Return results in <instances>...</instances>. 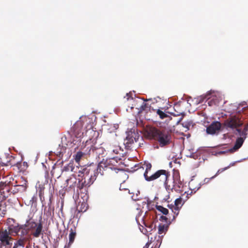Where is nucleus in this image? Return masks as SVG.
I'll return each instance as SVG.
<instances>
[{
  "instance_id": "f257e3e1",
  "label": "nucleus",
  "mask_w": 248,
  "mask_h": 248,
  "mask_svg": "<svg viewBox=\"0 0 248 248\" xmlns=\"http://www.w3.org/2000/svg\"><path fill=\"white\" fill-rule=\"evenodd\" d=\"M22 227L23 228L20 235L26 236L30 239L31 235L35 238L39 237L43 231L41 221L38 222L31 214L26 219L25 223L22 224Z\"/></svg>"
},
{
  "instance_id": "f03ea898",
  "label": "nucleus",
  "mask_w": 248,
  "mask_h": 248,
  "mask_svg": "<svg viewBox=\"0 0 248 248\" xmlns=\"http://www.w3.org/2000/svg\"><path fill=\"white\" fill-rule=\"evenodd\" d=\"M225 125L227 128H230L235 129L234 134L239 136H244L247 138L248 131V124L246 125L243 130L239 128L243 125L242 121L235 116L229 118L225 121Z\"/></svg>"
},
{
  "instance_id": "7ed1b4c3",
  "label": "nucleus",
  "mask_w": 248,
  "mask_h": 248,
  "mask_svg": "<svg viewBox=\"0 0 248 248\" xmlns=\"http://www.w3.org/2000/svg\"><path fill=\"white\" fill-rule=\"evenodd\" d=\"M148 134L156 140L161 147L167 145L171 142V136L168 132L153 127L149 130Z\"/></svg>"
},
{
  "instance_id": "20e7f679",
  "label": "nucleus",
  "mask_w": 248,
  "mask_h": 248,
  "mask_svg": "<svg viewBox=\"0 0 248 248\" xmlns=\"http://www.w3.org/2000/svg\"><path fill=\"white\" fill-rule=\"evenodd\" d=\"M152 165L151 163H147L146 165V170L144 173V177L146 181H151L155 180L160 177H163L164 178H166L165 175L166 170H160L156 171L154 174L151 175L150 176H148L147 175L148 170H150L151 169Z\"/></svg>"
},
{
  "instance_id": "39448f33",
  "label": "nucleus",
  "mask_w": 248,
  "mask_h": 248,
  "mask_svg": "<svg viewBox=\"0 0 248 248\" xmlns=\"http://www.w3.org/2000/svg\"><path fill=\"white\" fill-rule=\"evenodd\" d=\"M82 174H83L82 179H83L84 184L87 187L91 186L97 178L95 173H93V171L91 170V169L87 168L83 169Z\"/></svg>"
},
{
  "instance_id": "423d86ee",
  "label": "nucleus",
  "mask_w": 248,
  "mask_h": 248,
  "mask_svg": "<svg viewBox=\"0 0 248 248\" xmlns=\"http://www.w3.org/2000/svg\"><path fill=\"white\" fill-rule=\"evenodd\" d=\"M114 161V158L109 159L108 160L106 159V160L104 159H103L101 161H100L98 164L97 167L95 170H91L93 171V173H95V175L97 177L98 174H100L101 175H103L104 174V170H105L106 169L109 168L111 170H116V168L112 167H108V165L112 163V162Z\"/></svg>"
},
{
  "instance_id": "0eeeda50",
  "label": "nucleus",
  "mask_w": 248,
  "mask_h": 248,
  "mask_svg": "<svg viewBox=\"0 0 248 248\" xmlns=\"http://www.w3.org/2000/svg\"><path fill=\"white\" fill-rule=\"evenodd\" d=\"M223 96L219 92L212 91V93L208 97L209 100L207 104L209 106H217L218 105L220 102L223 100Z\"/></svg>"
},
{
  "instance_id": "6e6552de",
  "label": "nucleus",
  "mask_w": 248,
  "mask_h": 248,
  "mask_svg": "<svg viewBox=\"0 0 248 248\" xmlns=\"http://www.w3.org/2000/svg\"><path fill=\"white\" fill-rule=\"evenodd\" d=\"M87 149H89V150L86 153L87 154L89 155L95 154L99 158H100L101 157H103V155H104L106 152L105 149L102 147H96L92 145L88 146Z\"/></svg>"
},
{
  "instance_id": "1a4fd4ad",
  "label": "nucleus",
  "mask_w": 248,
  "mask_h": 248,
  "mask_svg": "<svg viewBox=\"0 0 248 248\" xmlns=\"http://www.w3.org/2000/svg\"><path fill=\"white\" fill-rule=\"evenodd\" d=\"M23 228L22 224H19L18 223H15L14 224H9L8 227V231H7V232H9V235L20 236V234H21Z\"/></svg>"
},
{
  "instance_id": "9d476101",
  "label": "nucleus",
  "mask_w": 248,
  "mask_h": 248,
  "mask_svg": "<svg viewBox=\"0 0 248 248\" xmlns=\"http://www.w3.org/2000/svg\"><path fill=\"white\" fill-rule=\"evenodd\" d=\"M13 238L10 236L9 232H7V230L0 232V241L4 246H11L12 245V241Z\"/></svg>"
},
{
  "instance_id": "9b49d317",
  "label": "nucleus",
  "mask_w": 248,
  "mask_h": 248,
  "mask_svg": "<svg viewBox=\"0 0 248 248\" xmlns=\"http://www.w3.org/2000/svg\"><path fill=\"white\" fill-rule=\"evenodd\" d=\"M221 126V124L219 122L217 121L214 122L206 128V132L208 134H215L220 130Z\"/></svg>"
},
{
  "instance_id": "f8f14e48",
  "label": "nucleus",
  "mask_w": 248,
  "mask_h": 248,
  "mask_svg": "<svg viewBox=\"0 0 248 248\" xmlns=\"http://www.w3.org/2000/svg\"><path fill=\"white\" fill-rule=\"evenodd\" d=\"M165 175L166 176V179L164 178L163 177H160L161 180H162V181L164 182V186L165 187L166 190L168 191V192L169 193H170V191H172L173 189L176 190L174 188L175 181L173 180L172 186H171L170 185H169L168 182V178L169 176H170V173L168 171L166 170Z\"/></svg>"
},
{
  "instance_id": "ddd939ff",
  "label": "nucleus",
  "mask_w": 248,
  "mask_h": 248,
  "mask_svg": "<svg viewBox=\"0 0 248 248\" xmlns=\"http://www.w3.org/2000/svg\"><path fill=\"white\" fill-rule=\"evenodd\" d=\"M20 238L15 242L13 248H24L25 243L30 239L26 236L20 235Z\"/></svg>"
},
{
  "instance_id": "4468645a",
  "label": "nucleus",
  "mask_w": 248,
  "mask_h": 248,
  "mask_svg": "<svg viewBox=\"0 0 248 248\" xmlns=\"http://www.w3.org/2000/svg\"><path fill=\"white\" fill-rule=\"evenodd\" d=\"M246 138H247L244 136H239V137H238L233 147L229 149L230 152L233 153L238 150L242 146Z\"/></svg>"
},
{
  "instance_id": "2eb2a0df",
  "label": "nucleus",
  "mask_w": 248,
  "mask_h": 248,
  "mask_svg": "<svg viewBox=\"0 0 248 248\" xmlns=\"http://www.w3.org/2000/svg\"><path fill=\"white\" fill-rule=\"evenodd\" d=\"M26 183L27 181H25L24 183L22 185H18L14 186L11 188L10 191L11 193L15 194L17 193V192H22L26 190Z\"/></svg>"
},
{
  "instance_id": "dca6fc26",
  "label": "nucleus",
  "mask_w": 248,
  "mask_h": 248,
  "mask_svg": "<svg viewBox=\"0 0 248 248\" xmlns=\"http://www.w3.org/2000/svg\"><path fill=\"white\" fill-rule=\"evenodd\" d=\"M37 197L36 195H34L31 198H28L25 200V204L28 206H31L32 208H36L37 206Z\"/></svg>"
},
{
  "instance_id": "f3484780",
  "label": "nucleus",
  "mask_w": 248,
  "mask_h": 248,
  "mask_svg": "<svg viewBox=\"0 0 248 248\" xmlns=\"http://www.w3.org/2000/svg\"><path fill=\"white\" fill-rule=\"evenodd\" d=\"M211 93H212V90L208 92L206 94L201 95V96L198 97L197 98H195L196 103L197 104L202 103L205 100H206V101L208 102V101L209 100V99H208V97H209V95H211Z\"/></svg>"
},
{
  "instance_id": "a211bd4d",
  "label": "nucleus",
  "mask_w": 248,
  "mask_h": 248,
  "mask_svg": "<svg viewBox=\"0 0 248 248\" xmlns=\"http://www.w3.org/2000/svg\"><path fill=\"white\" fill-rule=\"evenodd\" d=\"M133 132L131 131L127 133V136L125 140L124 144L126 146L129 147V145L134 143V136L133 135Z\"/></svg>"
},
{
  "instance_id": "6ab92c4d",
  "label": "nucleus",
  "mask_w": 248,
  "mask_h": 248,
  "mask_svg": "<svg viewBox=\"0 0 248 248\" xmlns=\"http://www.w3.org/2000/svg\"><path fill=\"white\" fill-rule=\"evenodd\" d=\"M76 183L77 179L76 177L72 175L66 180L65 184H66V186H69V187L72 188L75 186Z\"/></svg>"
},
{
  "instance_id": "aec40b11",
  "label": "nucleus",
  "mask_w": 248,
  "mask_h": 248,
  "mask_svg": "<svg viewBox=\"0 0 248 248\" xmlns=\"http://www.w3.org/2000/svg\"><path fill=\"white\" fill-rule=\"evenodd\" d=\"M76 235L75 228L70 229V232L69 235V247L74 242Z\"/></svg>"
},
{
  "instance_id": "412c9836",
  "label": "nucleus",
  "mask_w": 248,
  "mask_h": 248,
  "mask_svg": "<svg viewBox=\"0 0 248 248\" xmlns=\"http://www.w3.org/2000/svg\"><path fill=\"white\" fill-rule=\"evenodd\" d=\"M85 148H86L85 146L84 147L83 150ZM88 150H89V149H87V147L86 149L84 150V152H82L81 151L78 152L75 155V159L76 161V162L79 161L80 159L81 158V157H82V156L84 155H87L86 153L88 151Z\"/></svg>"
},
{
  "instance_id": "4be33fe9",
  "label": "nucleus",
  "mask_w": 248,
  "mask_h": 248,
  "mask_svg": "<svg viewBox=\"0 0 248 248\" xmlns=\"http://www.w3.org/2000/svg\"><path fill=\"white\" fill-rule=\"evenodd\" d=\"M181 124L182 125V126L186 128V130H185V131H186L189 130L190 129V127L191 126L193 127V121L192 120H190L184 122L183 123H182Z\"/></svg>"
},
{
  "instance_id": "5701e85b",
  "label": "nucleus",
  "mask_w": 248,
  "mask_h": 248,
  "mask_svg": "<svg viewBox=\"0 0 248 248\" xmlns=\"http://www.w3.org/2000/svg\"><path fill=\"white\" fill-rule=\"evenodd\" d=\"M168 225L160 224L158 226V234L160 235L162 234L163 233H165L168 230Z\"/></svg>"
},
{
  "instance_id": "b1692460",
  "label": "nucleus",
  "mask_w": 248,
  "mask_h": 248,
  "mask_svg": "<svg viewBox=\"0 0 248 248\" xmlns=\"http://www.w3.org/2000/svg\"><path fill=\"white\" fill-rule=\"evenodd\" d=\"M86 187H88L86 186V185L84 184L83 179H81V180H79L78 184V188L80 190H82V191L84 190V192H87V190L86 189Z\"/></svg>"
},
{
  "instance_id": "393cba45",
  "label": "nucleus",
  "mask_w": 248,
  "mask_h": 248,
  "mask_svg": "<svg viewBox=\"0 0 248 248\" xmlns=\"http://www.w3.org/2000/svg\"><path fill=\"white\" fill-rule=\"evenodd\" d=\"M74 169V167L73 166V164L70 163L67 165L64 166L62 169V173L64 172H73Z\"/></svg>"
},
{
  "instance_id": "a878e982",
  "label": "nucleus",
  "mask_w": 248,
  "mask_h": 248,
  "mask_svg": "<svg viewBox=\"0 0 248 248\" xmlns=\"http://www.w3.org/2000/svg\"><path fill=\"white\" fill-rule=\"evenodd\" d=\"M182 199L181 197L177 198L174 201V210L175 211H179L181 208L179 205L181 204Z\"/></svg>"
},
{
  "instance_id": "bb28decb",
  "label": "nucleus",
  "mask_w": 248,
  "mask_h": 248,
  "mask_svg": "<svg viewBox=\"0 0 248 248\" xmlns=\"http://www.w3.org/2000/svg\"><path fill=\"white\" fill-rule=\"evenodd\" d=\"M156 208L163 215H167L169 213V210L161 205H156Z\"/></svg>"
},
{
  "instance_id": "cd10ccee",
  "label": "nucleus",
  "mask_w": 248,
  "mask_h": 248,
  "mask_svg": "<svg viewBox=\"0 0 248 248\" xmlns=\"http://www.w3.org/2000/svg\"><path fill=\"white\" fill-rule=\"evenodd\" d=\"M156 112L161 119H163L168 116V115L167 114H166L165 112H164L159 109H158L157 110Z\"/></svg>"
},
{
  "instance_id": "c85d7f7f",
  "label": "nucleus",
  "mask_w": 248,
  "mask_h": 248,
  "mask_svg": "<svg viewBox=\"0 0 248 248\" xmlns=\"http://www.w3.org/2000/svg\"><path fill=\"white\" fill-rule=\"evenodd\" d=\"M229 166H228V167H225V168H222V169H219V170H217V172L216 173V174L214 176H213L211 177L210 178V179H214V178H215V177H216V176H217L219 173H221V172H222L223 171H225V170H227V169H229Z\"/></svg>"
},
{
  "instance_id": "c756f323",
  "label": "nucleus",
  "mask_w": 248,
  "mask_h": 248,
  "mask_svg": "<svg viewBox=\"0 0 248 248\" xmlns=\"http://www.w3.org/2000/svg\"><path fill=\"white\" fill-rule=\"evenodd\" d=\"M228 152H230V151H229V149H228V150H226L225 151H221L216 152L215 153H214L213 155L215 156H218L219 155L225 154L226 153H228Z\"/></svg>"
},
{
  "instance_id": "7c9ffc66",
  "label": "nucleus",
  "mask_w": 248,
  "mask_h": 248,
  "mask_svg": "<svg viewBox=\"0 0 248 248\" xmlns=\"http://www.w3.org/2000/svg\"><path fill=\"white\" fill-rule=\"evenodd\" d=\"M144 224L148 229V232L152 231L154 228H155V226H154L153 224H151L150 225H147L145 223H144Z\"/></svg>"
},
{
  "instance_id": "2f4dec72",
  "label": "nucleus",
  "mask_w": 248,
  "mask_h": 248,
  "mask_svg": "<svg viewBox=\"0 0 248 248\" xmlns=\"http://www.w3.org/2000/svg\"><path fill=\"white\" fill-rule=\"evenodd\" d=\"M140 232L144 234L147 235L148 233V229L143 226L140 225L139 227Z\"/></svg>"
},
{
  "instance_id": "473e14b6",
  "label": "nucleus",
  "mask_w": 248,
  "mask_h": 248,
  "mask_svg": "<svg viewBox=\"0 0 248 248\" xmlns=\"http://www.w3.org/2000/svg\"><path fill=\"white\" fill-rule=\"evenodd\" d=\"M134 136V142H137L138 141L139 138H140V136L138 135V133H136L135 132H133V135Z\"/></svg>"
},
{
  "instance_id": "72a5a7b5",
  "label": "nucleus",
  "mask_w": 248,
  "mask_h": 248,
  "mask_svg": "<svg viewBox=\"0 0 248 248\" xmlns=\"http://www.w3.org/2000/svg\"><path fill=\"white\" fill-rule=\"evenodd\" d=\"M189 157L194 159H197L199 158V155L195 153H192L189 155Z\"/></svg>"
},
{
  "instance_id": "f704fd0d",
  "label": "nucleus",
  "mask_w": 248,
  "mask_h": 248,
  "mask_svg": "<svg viewBox=\"0 0 248 248\" xmlns=\"http://www.w3.org/2000/svg\"><path fill=\"white\" fill-rule=\"evenodd\" d=\"M159 220L161 221H164L167 223L168 221V218L165 216H161L159 218Z\"/></svg>"
},
{
  "instance_id": "c9c22d12",
  "label": "nucleus",
  "mask_w": 248,
  "mask_h": 248,
  "mask_svg": "<svg viewBox=\"0 0 248 248\" xmlns=\"http://www.w3.org/2000/svg\"><path fill=\"white\" fill-rule=\"evenodd\" d=\"M172 114H173L174 116H179L180 115H183V116H184L185 115V113L184 112H180L179 113L177 111H176L175 113H172Z\"/></svg>"
},
{
  "instance_id": "e433bc0d",
  "label": "nucleus",
  "mask_w": 248,
  "mask_h": 248,
  "mask_svg": "<svg viewBox=\"0 0 248 248\" xmlns=\"http://www.w3.org/2000/svg\"><path fill=\"white\" fill-rule=\"evenodd\" d=\"M145 199L147 200L146 202H143V204H147V205H149L152 202V201L150 200V199L148 198H145Z\"/></svg>"
},
{
  "instance_id": "4c0bfd02",
  "label": "nucleus",
  "mask_w": 248,
  "mask_h": 248,
  "mask_svg": "<svg viewBox=\"0 0 248 248\" xmlns=\"http://www.w3.org/2000/svg\"><path fill=\"white\" fill-rule=\"evenodd\" d=\"M56 155H59V157H60L61 155H62V149H61V150H59V148H58L57 150V151H56Z\"/></svg>"
},
{
  "instance_id": "58836bf2",
  "label": "nucleus",
  "mask_w": 248,
  "mask_h": 248,
  "mask_svg": "<svg viewBox=\"0 0 248 248\" xmlns=\"http://www.w3.org/2000/svg\"><path fill=\"white\" fill-rule=\"evenodd\" d=\"M168 207L172 210V212H173V210H174L175 205L172 204H168Z\"/></svg>"
},
{
  "instance_id": "ea45409f",
  "label": "nucleus",
  "mask_w": 248,
  "mask_h": 248,
  "mask_svg": "<svg viewBox=\"0 0 248 248\" xmlns=\"http://www.w3.org/2000/svg\"><path fill=\"white\" fill-rule=\"evenodd\" d=\"M126 96L127 97L126 99L127 100H129L130 98H131V99H133V97H132V93L130 92L129 93H127L126 94Z\"/></svg>"
},
{
  "instance_id": "a19ab883",
  "label": "nucleus",
  "mask_w": 248,
  "mask_h": 248,
  "mask_svg": "<svg viewBox=\"0 0 248 248\" xmlns=\"http://www.w3.org/2000/svg\"><path fill=\"white\" fill-rule=\"evenodd\" d=\"M146 107V104L143 103L142 105L140 106V110H144Z\"/></svg>"
},
{
  "instance_id": "79ce46f5",
  "label": "nucleus",
  "mask_w": 248,
  "mask_h": 248,
  "mask_svg": "<svg viewBox=\"0 0 248 248\" xmlns=\"http://www.w3.org/2000/svg\"><path fill=\"white\" fill-rule=\"evenodd\" d=\"M212 179L206 178L204 179V183H208Z\"/></svg>"
},
{
  "instance_id": "37998d69",
  "label": "nucleus",
  "mask_w": 248,
  "mask_h": 248,
  "mask_svg": "<svg viewBox=\"0 0 248 248\" xmlns=\"http://www.w3.org/2000/svg\"><path fill=\"white\" fill-rule=\"evenodd\" d=\"M241 161H242V160H239V161H238L237 162H241ZM236 162H237V161H236ZM235 162H234L231 163V164H230L228 166H229V168H230L231 166H233V165L235 164Z\"/></svg>"
},
{
  "instance_id": "c03bdc74",
  "label": "nucleus",
  "mask_w": 248,
  "mask_h": 248,
  "mask_svg": "<svg viewBox=\"0 0 248 248\" xmlns=\"http://www.w3.org/2000/svg\"><path fill=\"white\" fill-rule=\"evenodd\" d=\"M174 214V215H176V216H177L179 214V212L178 211H175V210H173V212Z\"/></svg>"
},
{
  "instance_id": "a18cd8bd",
  "label": "nucleus",
  "mask_w": 248,
  "mask_h": 248,
  "mask_svg": "<svg viewBox=\"0 0 248 248\" xmlns=\"http://www.w3.org/2000/svg\"><path fill=\"white\" fill-rule=\"evenodd\" d=\"M184 116H182L181 118L179 119V120L177 122V124H178L183 119Z\"/></svg>"
},
{
  "instance_id": "49530a36",
  "label": "nucleus",
  "mask_w": 248,
  "mask_h": 248,
  "mask_svg": "<svg viewBox=\"0 0 248 248\" xmlns=\"http://www.w3.org/2000/svg\"><path fill=\"white\" fill-rule=\"evenodd\" d=\"M203 184V183H200V184H199V186L197 188V189L195 190V192H196L197 190H198V189H199L200 188L201 186Z\"/></svg>"
},
{
  "instance_id": "de8ad7c7",
  "label": "nucleus",
  "mask_w": 248,
  "mask_h": 248,
  "mask_svg": "<svg viewBox=\"0 0 248 248\" xmlns=\"http://www.w3.org/2000/svg\"><path fill=\"white\" fill-rule=\"evenodd\" d=\"M149 246V244L148 243H147L146 245L143 247V248H148Z\"/></svg>"
},
{
  "instance_id": "09e8293b",
  "label": "nucleus",
  "mask_w": 248,
  "mask_h": 248,
  "mask_svg": "<svg viewBox=\"0 0 248 248\" xmlns=\"http://www.w3.org/2000/svg\"><path fill=\"white\" fill-rule=\"evenodd\" d=\"M113 152L114 153H115V154H118V150L117 149H115V150H113Z\"/></svg>"
},
{
  "instance_id": "8fccbe9b",
  "label": "nucleus",
  "mask_w": 248,
  "mask_h": 248,
  "mask_svg": "<svg viewBox=\"0 0 248 248\" xmlns=\"http://www.w3.org/2000/svg\"><path fill=\"white\" fill-rule=\"evenodd\" d=\"M4 185H5V183H3V182H1V183H0V186H4Z\"/></svg>"
},
{
  "instance_id": "3c124183",
  "label": "nucleus",
  "mask_w": 248,
  "mask_h": 248,
  "mask_svg": "<svg viewBox=\"0 0 248 248\" xmlns=\"http://www.w3.org/2000/svg\"><path fill=\"white\" fill-rule=\"evenodd\" d=\"M70 247H69V243L67 245H66L64 248H69Z\"/></svg>"
},
{
  "instance_id": "603ef678",
  "label": "nucleus",
  "mask_w": 248,
  "mask_h": 248,
  "mask_svg": "<svg viewBox=\"0 0 248 248\" xmlns=\"http://www.w3.org/2000/svg\"><path fill=\"white\" fill-rule=\"evenodd\" d=\"M132 199H133L134 201H137V200H139V199H137V198H135V199H134V198H133V196H132Z\"/></svg>"
},
{
  "instance_id": "864d4df0",
  "label": "nucleus",
  "mask_w": 248,
  "mask_h": 248,
  "mask_svg": "<svg viewBox=\"0 0 248 248\" xmlns=\"http://www.w3.org/2000/svg\"><path fill=\"white\" fill-rule=\"evenodd\" d=\"M161 242H160V244H159V245L158 246H155V248H159L160 245H161Z\"/></svg>"
},
{
  "instance_id": "5fc2aeb1",
  "label": "nucleus",
  "mask_w": 248,
  "mask_h": 248,
  "mask_svg": "<svg viewBox=\"0 0 248 248\" xmlns=\"http://www.w3.org/2000/svg\"><path fill=\"white\" fill-rule=\"evenodd\" d=\"M176 217V215H173V218H172V220H174L175 219Z\"/></svg>"
},
{
  "instance_id": "6e6d98bb",
  "label": "nucleus",
  "mask_w": 248,
  "mask_h": 248,
  "mask_svg": "<svg viewBox=\"0 0 248 248\" xmlns=\"http://www.w3.org/2000/svg\"><path fill=\"white\" fill-rule=\"evenodd\" d=\"M51 203V201H50V199H49V202L48 203V205L50 204Z\"/></svg>"
},
{
  "instance_id": "4d7b16f0",
  "label": "nucleus",
  "mask_w": 248,
  "mask_h": 248,
  "mask_svg": "<svg viewBox=\"0 0 248 248\" xmlns=\"http://www.w3.org/2000/svg\"><path fill=\"white\" fill-rule=\"evenodd\" d=\"M139 193H140V191H138L137 194H136L137 196H138V194H139Z\"/></svg>"
},
{
  "instance_id": "13d9d810",
  "label": "nucleus",
  "mask_w": 248,
  "mask_h": 248,
  "mask_svg": "<svg viewBox=\"0 0 248 248\" xmlns=\"http://www.w3.org/2000/svg\"><path fill=\"white\" fill-rule=\"evenodd\" d=\"M139 193H140V191H138L137 194H136L137 196H138V194H139Z\"/></svg>"
},
{
  "instance_id": "bf43d9fd",
  "label": "nucleus",
  "mask_w": 248,
  "mask_h": 248,
  "mask_svg": "<svg viewBox=\"0 0 248 248\" xmlns=\"http://www.w3.org/2000/svg\"><path fill=\"white\" fill-rule=\"evenodd\" d=\"M139 193H140V191H138L137 194H136L137 196H138V194H139Z\"/></svg>"
},
{
  "instance_id": "052dcab7",
  "label": "nucleus",
  "mask_w": 248,
  "mask_h": 248,
  "mask_svg": "<svg viewBox=\"0 0 248 248\" xmlns=\"http://www.w3.org/2000/svg\"><path fill=\"white\" fill-rule=\"evenodd\" d=\"M11 221H13V222H14V219H11Z\"/></svg>"
},
{
  "instance_id": "680f3d73",
  "label": "nucleus",
  "mask_w": 248,
  "mask_h": 248,
  "mask_svg": "<svg viewBox=\"0 0 248 248\" xmlns=\"http://www.w3.org/2000/svg\"><path fill=\"white\" fill-rule=\"evenodd\" d=\"M171 222L169 221V223H168V225H169L170 224Z\"/></svg>"
},
{
  "instance_id": "e2e57ef3",
  "label": "nucleus",
  "mask_w": 248,
  "mask_h": 248,
  "mask_svg": "<svg viewBox=\"0 0 248 248\" xmlns=\"http://www.w3.org/2000/svg\"><path fill=\"white\" fill-rule=\"evenodd\" d=\"M202 160H203V161H204V160H205V159H204V158H202Z\"/></svg>"
},
{
  "instance_id": "0e129e2a",
  "label": "nucleus",
  "mask_w": 248,
  "mask_h": 248,
  "mask_svg": "<svg viewBox=\"0 0 248 248\" xmlns=\"http://www.w3.org/2000/svg\"><path fill=\"white\" fill-rule=\"evenodd\" d=\"M157 199V197H155V199Z\"/></svg>"
},
{
  "instance_id": "69168bd1",
  "label": "nucleus",
  "mask_w": 248,
  "mask_h": 248,
  "mask_svg": "<svg viewBox=\"0 0 248 248\" xmlns=\"http://www.w3.org/2000/svg\"><path fill=\"white\" fill-rule=\"evenodd\" d=\"M171 162H170V165H171Z\"/></svg>"
},
{
  "instance_id": "338daca9",
  "label": "nucleus",
  "mask_w": 248,
  "mask_h": 248,
  "mask_svg": "<svg viewBox=\"0 0 248 248\" xmlns=\"http://www.w3.org/2000/svg\"><path fill=\"white\" fill-rule=\"evenodd\" d=\"M26 248H28V247L27 246V247H26Z\"/></svg>"
}]
</instances>
